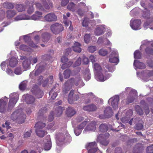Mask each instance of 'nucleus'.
Wrapping results in <instances>:
<instances>
[{
    "instance_id": "obj_1",
    "label": "nucleus",
    "mask_w": 153,
    "mask_h": 153,
    "mask_svg": "<svg viewBox=\"0 0 153 153\" xmlns=\"http://www.w3.org/2000/svg\"><path fill=\"white\" fill-rule=\"evenodd\" d=\"M10 98L9 100L8 105V109L11 110L14 108L16 102L19 99V96L17 93H14L10 94Z\"/></svg>"
},
{
    "instance_id": "obj_2",
    "label": "nucleus",
    "mask_w": 153,
    "mask_h": 153,
    "mask_svg": "<svg viewBox=\"0 0 153 153\" xmlns=\"http://www.w3.org/2000/svg\"><path fill=\"white\" fill-rule=\"evenodd\" d=\"M75 79L74 78H71L68 79L64 84L62 89V93L63 94L67 93L70 89V85H73L74 83L76 86L78 85V83L75 82Z\"/></svg>"
},
{
    "instance_id": "obj_3",
    "label": "nucleus",
    "mask_w": 153,
    "mask_h": 153,
    "mask_svg": "<svg viewBox=\"0 0 153 153\" xmlns=\"http://www.w3.org/2000/svg\"><path fill=\"white\" fill-rule=\"evenodd\" d=\"M145 11L143 12V16L147 20L146 22H145L143 27H144L147 28L151 23L153 22V17H150V11L146 9Z\"/></svg>"
},
{
    "instance_id": "obj_4",
    "label": "nucleus",
    "mask_w": 153,
    "mask_h": 153,
    "mask_svg": "<svg viewBox=\"0 0 153 153\" xmlns=\"http://www.w3.org/2000/svg\"><path fill=\"white\" fill-rule=\"evenodd\" d=\"M31 91L36 98L42 97L43 95V91H41L38 86L35 84L33 85Z\"/></svg>"
},
{
    "instance_id": "obj_5",
    "label": "nucleus",
    "mask_w": 153,
    "mask_h": 153,
    "mask_svg": "<svg viewBox=\"0 0 153 153\" xmlns=\"http://www.w3.org/2000/svg\"><path fill=\"white\" fill-rule=\"evenodd\" d=\"M64 27L62 25L58 23H55L51 26V31L55 34H58L63 30Z\"/></svg>"
},
{
    "instance_id": "obj_6",
    "label": "nucleus",
    "mask_w": 153,
    "mask_h": 153,
    "mask_svg": "<svg viewBox=\"0 0 153 153\" xmlns=\"http://www.w3.org/2000/svg\"><path fill=\"white\" fill-rule=\"evenodd\" d=\"M109 61L111 63L117 64L119 62L118 53L117 51H113L110 55Z\"/></svg>"
},
{
    "instance_id": "obj_7",
    "label": "nucleus",
    "mask_w": 153,
    "mask_h": 153,
    "mask_svg": "<svg viewBox=\"0 0 153 153\" xmlns=\"http://www.w3.org/2000/svg\"><path fill=\"white\" fill-rule=\"evenodd\" d=\"M119 101V97L118 95H116L113 97L110 98L108 102H111V105L114 110L117 109L118 107V102Z\"/></svg>"
},
{
    "instance_id": "obj_8",
    "label": "nucleus",
    "mask_w": 153,
    "mask_h": 153,
    "mask_svg": "<svg viewBox=\"0 0 153 153\" xmlns=\"http://www.w3.org/2000/svg\"><path fill=\"white\" fill-rule=\"evenodd\" d=\"M45 21L53 22L57 20V16L54 13H48L43 17Z\"/></svg>"
},
{
    "instance_id": "obj_9",
    "label": "nucleus",
    "mask_w": 153,
    "mask_h": 153,
    "mask_svg": "<svg viewBox=\"0 0 153 153\" xmlns=\"http://www.w3.org/2000/svg\"><path fill=\"white\" fill-rule=\"evenodd\" d=\"M141 24V21L140 19H135L133 21L130 22V26L133 30H138L140 28V26Z\"/></svg>"
},
{
    "instance_id": "obj_10",
    "label": "nucleus",
    "mask_w": 153,
    "mask_h": 153,
    "mask_svg": "<svg viewBox=\"0 0 153 153\" xmlns=\"http://www.w3.org/2000/svg\"><path fill=\"white\" fill-rule=\"evenodd\" d=\"M74 94V90H71L68 97V101L70 104H73L74 100H79V95H75L74 97L73 96Z\"/></svg>"
},
{
    "instance_id": "obj_11",
    "label": "nucleus",
    "mask_w": 153,
    "mask_h": 153,
    "mask_svg": "<svg viewBox=\"0 0 153 153\" xmlns=\"http://www.w3.org/2000/svg\"><path fill=\"white\" fill-rule=\"evenodd\" d=\"M25 101L27 104H33L36 100V99L33 95L30 94H26L25 95Z\"/></svg>"
},
{
    "instance_id": "obj_12",
    "label": "nucleus",
    "mask_w": 153,
    "mask_h": 153,
    "mask_svg": "<svg viewBox=\"0 0 153 153\" xmlns=\"http://www.w3.org/2000/svg\"><path fill=\"white\" fill-rule=\"evenodd\" d=\"M83 109L85 111L92 112L95 111L97 109V107L95 105L91 104L88 105L84 106L83 107Z\"/></svg>"
},
{
    "instance_id": "obj_13",
    "label": "nucleus",
    "mask_w": 153,
    "mask_h": 153,
    "mask_svg": "<svg viewBox=\"0 0 153 153\" xmlns=\"http://www.w3.org/2000/svg\"><path fill=\"white\" fill-rule=\"evenodd\" d=\"M143 149V146L141 144H137L134 147L133 153H141Z\"/></svg>"
},
{
    "instance_id": "obj_14",
    "label": "nucleus",
    "mask_w": 153,
    "mask_h": 153,
    "mask_svg": "<svg viewBox=\"0 0 153 153\" xmlns=\"http://www.w3.org/2000/svg\"><path fill=\"white\" fill-rule=\"evenodd\" d=\"M109 134L108 133H105V134H100L99 136V138L100 137H102L105 139L103 140H101V143L104 146L107 145L109 143L108 141L106 140V138H108L109 137Z\"/></svg>"
},
{
    "instance_id": "obj_15",
    "label": "nucleus",
    "mask_w": 153,
    "mask_h": 153,
    "mask_svg": "<svg viewBox=\"0 0 153 153\" xmlns=\"http://www.w3.org/2000/svg\"><path fill=\"white\" fill-rule=\"evenodd\" d=\"M134 66L136 67V68L140 69H143L146 67V65L144 63L140 62L138 60H135L134 62Z\"/></svg>"
},
{
    "instance_id": "obj_16",
    "label": "nucleus",
    "mask_w": 153,
    "mask_h": 153,
    "mask_svg": "<svg viewBox=\"0 0 153 153\" xmlns=\"http://www.w3.org/2000/svg\"><path fill=\"white\" fill-rule=\"evenodd\" d=\"M76 113L75 110L72 107H68L66 111V114L67 116L69 117H71L73 116Z\"/></svg>"
},
{
    "instance_id": "obj_17",
    "label": "nucleus",
    "mask_w": 153,
    "mask_h": 153,
    "mask_svg": "<svg viewBox=\"0 0 153 153\" xmlns=\"http://www.w3.org/2000/svg\"><path fill=\"white\" fill-rule=\"evenodd\" d=\"M96 122L94 121H91L86 126L85 129L87 131H94L96 129Z\"/></svg>"
},
{
    "instance_id": "obj_18",
    "label": "nucleus",
    "mask_w": 153,
    "mask_h": 153,
    "mask_svg": "<svg viewBox=\"0 0 153 153\" xmlns=\"http://www.w3.org/2000/svg\"><path fill=\"white\" fill-rule=\"evenodd\" d=\"M51 37V34L48 32H45L42 34L41 39L43 42H46L48 41Z\"/></svg>"
},
{
    "instance_id": "obj_19",
    "label": "nucleus",
    "mask_w": 153,
    "mask_h": 153,
    "mask_svg": "<svg viewBox=\"0 0 153 153\" xmlns=\"http://www.w3.org/2000/svg\"><path fill=\"white\" fill-rule=\"evenodd\" d=\"M30 60L29 59V57L27 59L23 61L22 63V65L23 68L25 70H26L29 69L30 67Z\"/></svg>"
},
{
    "instance_id": "obj_20",
    "label": "nucleus",
    "mask_w": 153,
    "mask_h": 153,
    "mask_svg": "<svg viewBox=\"0 0 153 153\" xmlns=\"http://www.w3.org/2000/svg\"><path fill=\"white\" fill-rule=\"evenodd\" d=\"M18 61L15 57L11 58L9 61V65L11 67H14L17 65Z\"/></svg>"
},
{
    "instance_id": "obj_21",
    "label": "nucleus",
    "mask_w": 153,
    "mask_h": 153,
    "mask_svg": "<svg viewBox=\"0 0 153 153\" xmlns=\"http://www.w3.org/2000/svg\"><path fill=\"white\" fill-rule=\"evenodd\" d=\"M43 13L42 12L36 11L34 14L31 16V18L33 20H37L40 19L42 17Z\"/></svg>"
},
{
    "instance_id": "obj_22",
    "label": "nucleus",
    "mask_w": 153,
    "mask_h": 153,
    "mask_svg": "<svg viewBox=\"0 0 153 153\" xmlns=\"http://www.w3.org/2000/svg\"><path fill=\"white\" fill-rule=\"evenodd\" d=\"M7 102L4 101L3 99L0 100V112L3 113L5 110V107Z\"/></svg>"
},
{
    "instance_id": "obj_23",
    "label": "nucleus",
    "mask_w": 153,
    "mask_h": 153,
    "mask_svg": "<svg viewBox=\"0 0 153 153\" xmlns=\"http://www.w3.org/2000/svg\"><path fill=\"white\" fill-rule=\"evenodd\" d=\"M104 114L106 117H110L112 115L113 112L112 110L110 107H108L105 108L104 111Z\"/></svg>"
},
{
    "instance_id": "obj_24",
    "label": "nucleus",
    "mask_w": 153,
    "mask_h": 153,
    "mask_svg": "<svg viewBox=\"0 0 153 153\" xmlns=\"http://www.w3.org/2000/svg\"><path fill=\"white\" fill-rule=\"evenodd\" d=\"M43 6L44 8L46 9H49L50 7H52L53 3L52 1H50V0H46L44 1V2H43Z\"/></svg>"
},
{
    "instance_id": "obj_25",
    "label": "nucleus",
    "mask_w": 153,
    "mask_h": 153,
    "mask_svg": "<svg viewBox=\"0 0 153 153\" xmlns=\"http://www.w3.org/2000/svg\"><path fill=\"white\" fill-rule=\"evenodd\" d=\"M64 110V108L62 107L61 106H59L57 107L55 109V113L56 116L59 117L62 115Z\"/></svg>"
},
{
    "instance_id": "obj_26",
    "label": "nucleus",
    "mask_w": 153,
    "mask_h": 153,
    "mask_svg": "<svg viewBox=\"0 0 153 153\" xmlns=\"http://www.w3.org/2000/svg\"><path fill=\"white\" fill-rule=\"evenodd\" d=\"M53 76L52 75H51V76H49V78H47L46 79L43 80L42 81V85L43 87H45L47 86L48 82L50 83H52L53 81Z\"/></svg>"
},
{
    "instance_id": "obj_27",
    "label": "nucleus",
    "mask_w": 153,
    "mask_h": 153,
    "mask_svg": "<svg viewBox=\"0 0 153 153\" xmlns=\"http://www.w3.org/2000/svg\"><path fill=\"white\" fill-rule=\"evenodd\" d=\"M80 45L78 42H75L74 45L72 47L73 50L76 52L80 53L81 51V49L80 48Z\"/></svg>"
},
{
    "instance_id": "obj_28",
    "label": "nucleus",
    "mask_w": 153,
    "mask_h": 153,
    "mask_svg": "<svg viewBox=\"0 0 153 153\" xmlns=\"http://www.w3.org/2000/svg\"><path fill=\"white\" fill-rule=\"evenodd\" d=\"M97 143L95 142H89V143H87L85 146V148L88 151H89L90 149L93 148L94 147H97Z\"/></svg>"
},
{
    "instance_id": "obj_29",
    "label": "nucleus",
    "mask_w": 153,
    "mask_h": 153,
    "mask_svg": "<svg viewBox=\"0 0 153 153\" xmlns=\"http://www.w3.org/2000/svg\"><path fill=\"white\" fill-rule=\"evenodd\" d=\"M45 123L39 121L36 124L35 128H36V130L41 129L45 127Z\"/></svg>"
},
{
    "instance_id": "obj_30",
    "label": "nucleus",
    "mask_w": 153,
    "mask_h": 153,
    "mask_svg": "<svg viewBox=\"0 0 153 153\" xmlns=\"http://www.w3.org/2000/svg\"><path fill=\"white\" fill-rule=\"evenodd\" d=\"M94 68L95 72L97 74V76H98L99 74L100 73V72L101 71L102 68L101 66L98 64H94Z\"/></svg>"
},
{
    "instance_id": "obj_31",
    "label": "nucleus",
    "mask_w": 153,
    "mask_h": 153,
    "mask_svg": "<svg viewBox=\"0 0 153 153\" xmlns=\"http://www.w3.org/2000/svg\"><path fill=\"white\" fill-rule=\"evenodd\" d=\"M16 8L19 12L25 11L26 7L23 4H17L16 6Z\"/></svg>"
},
{
    "instance_id": "obj_32",
    "label": "nucleus",
    "mask_w": 153,
    "mask_h": 153,
    "mask_svg": "<svg viewBox=\"0 0 153 153\" xmlns=\"http://www.w3.org/2000/svg\"><path fill=\"white\" fill-rule=\"evenodd\" d=\"M99 129L100 131L102 132H105L108 130V126L104 123L101 124L99 127Z\"/></svg>"
},
{
    "instance_id": "obj_33",
    "label": "nucleus",
    "mask_w": 153,
    "mask_h": 153,
    "mask_svg": "<svg viewBox=\"0 0 153 153\" xmlns=\"http://www.w3.org/2000/svg\"><path fill=\"white\" fill-rule=\"evenodd\" d=\"M3 6L4 8L7 9H13L14 7L13 4L9 2H5L3 4Z\"/></svg>"
},
{
    "instance_id": "obj_34",
    "label": "nucleus",
    "mask_w": 153,
    "mask_h": 153,
    "mask_svg": "<svg viewBox=\"0 0 153 153\" xmlns=\"http://www.w3.org/2000/svg\"><path fill=\"white\" fill-rule=\"evenodd\" d=\"M7 17V18H11L13 17L16 14L15 10H7L6 12Z\"/></svg>"
},
{
    "instance_id": "obj_35",
    "label": "nucleus",
    "mask_w": 153,
    "mask_h": 153,
    "mask_svg": "<svg viewBox=\"0 0 153 153\" xmlns=\"http://www.w3.org/2000/svg\"><path fill=\"white\" fill-rule=\"evenodd\" d=\"M131 92H130L129 93V96L127 97V98L126 99V104H129L132 102L135 99L134 96H133V95H131Z\"/></svg>"
},
{
    "instance_id": "obj_36",
    "label": "nucleus",
    "mask_w": 153,
    "mask_h": 153,
    "mask_svg": "<svg viewBox=\"0 0 153 153\" xmlns=\"http://www.w3.org/2000/svg\"><path fill=\"white\" fill-rule=\"evenodd\" d=\"M27 85V81H24L19 84V89L21 90H24L26 89Z\"/></svg>"
},
{
    "instance_id": "obj_37",
    "label": "nucleus",
    "mask_w": 153,
    "mask_h": 153,
    "mask_svg": "<svg viewBox=\"0 0 153 153\" xmlns=\"http://www.w3.org/2000/svg\"><path fill=\"white\" fill-rule=\"evenodd\" d=\"M135 108L138 114L140 115H143L144 112L141 108L140 105H135Z\"/></svg>"
},
{
    "instance_id": "obj_38",
    "label": "nucleus",
    "mask_w": 153,
    "mask_h": 153,
    "mask_svg": "<svg viewBox=\"0 0 153 153\" xmlns=\"http://www.w3.org/2000/svg\"><path fill=\"white\" fill-rule=\"evenodd\" d=\"M55 88L54 87L53 89H51L49 92V95L50 96L51 95V98L53 100L55 99L58 95L57 92H53Z\"/></svg>"
},
{
    "instance_id": "obj_39",
    "label": "nucleus",
    "mask_w": 153,
    "mask_h": 153,
    "mask_svg": "<svg viewBox=\"0 0 153 153\" xmlns=\"http://www.w3.org/2000/svg\"><path fill=\"white\" fill-rule=\"evenodd\" d=\"M141 53L139 50H137L134 52V55L135 59H140L141 57Z\"/></svg>"
},
{
    "instance_id": "obj_40",
    "label": "nucleus",
    "mask_w": 153,
    "mask_h": 153,
    "mask_svg": "<svg viewBox=\"0 0 153 153\" xmlns=\"http://www.w3.org/2000/svg\"><path fill=\"white\" fill-rule=\"evenodd\" d=\"M36 131L37 135L40 137H44L46 132L45 131L41 130L40 129L36 130Z\"/></svg>"
},
{
    "instance_id": "obj_41",
    "label": "nucleus",
    "mask_w": 153,
    "mask_h": 153,
    "mask_svg": "<svg viewBox=\"0 0 153 153\" xmlns=\"http://www.w3.org/2000/svg\"><path fill=\"white\" fill-rule=\"evenodd\" d=\"M104 33V31L100 27H97L95 30L94 32L96 36H100Z\"/></svg>"
},
{
    "instance_id": "obj_42",
    "label": "nucleus",
    "mask_w": 153,
    "mask_h": 153,
    "mask_svg": "<svg viewBox=\"0 0 153 153\" xmlns=\"http://www.w3.org/2000/svg\"><path fill=\"white\" fill-rule=\"evenodd\" d=\"M84 78L86 81H88L91 79V74L89 70H86Z\"/></svg>"
},
{
    "instance_id": "obj_43",
    "label": "nucleus",
    "mask_w": 153,
    "mask_h": 153,
    "mask_svg": "<svg viewBox=\"0 0 153 153\" xmlns=\"http://www.w3.org/2000/svg\"><path fill=\"white\" fill-rule=\"evenodd\" d=\"M51 147V141L48 140L47 142L45 143L44 146V149L45 150H49L50 149Z\"/></svg>"
},
{
    "instance_id": "obj_44",
    "label": "nucleus",
    "mask_w": 153,
    "mask_h": 153,
    "mask_svg": "<svg viewBox=\"0 0 153 153\" xmlns=\"http://www.w3.org/2000/svg\"><path fill=\"white\" fill-rule=\"evenodd\" d=\"M72 63L73 62H71V61H70L68 63H65L64 64H63L62 65L61 68L62 69H64L65 68H68V67H69L71 66V65H72Z\"/></svg>"
},
{
    "instance_id": "obj_45",
    "label": "nucleus",
    "mask_w": 153,
    "mask_h": 153,
    "mask_svg": "<svg viewBox=\"0 0 153 153\" xmlns=\"http://www.w3.org/2000/svg\"><path fill=\"white\" fill-rule=\"evenodd\" d=\"M98 78L101 81H104L107 79V77L106 76H104L102 73L100 72L98 74Z\"/></svg>"
},
{
    "instance_id": "obj_46",
    "label": "nucleus",
    "mask_w": 153,
    "mask_h": 153,
    "mask_svg": "<svg viewBox=\"0 0 153 153\" xmlns=\"http://www.w3.org/2000/svg\"><path fill=\"white\" fill-rule=\"evenodd\" d=\"M98 148L97 145L96 147H94L91 149H90L88 151V153H101L100 152L98 151Z\"/></svg>"
},
{
    "instance_id": "obj_47",
    "label": "nucleus",
    "mask_w": 153,
    "mask_h": 153,
    "mask_svg": "<svg viewBox=\"0 0 153 153\" xmlns=\"http://www.w3.org/2000/svg\"><path fill=\"white\" fill-rule=\"evenodd\" d=\"M71 71L70 69H66L64 72V77L65 79H68L70 76Z\"/></svg>"
},
{
    "instance_id": "obj_48",
    "label": "nucleus",
    "mask_w": 153,
    "mask_h": 153,
    "mask_svg": "<svg viewBox=\"0 0 153 153\" xmlns=\"http://www.w3.org/2000/svg\"><path fill=\"white\" fill-rule=\"evenodd\" d=\"M145 51L147 54L153 55V49L151 47H146L145 49Z\"/></svg>"
},
{
    "instance_id": "obj_49",
    "label": "nucleus",
    "mask_w": 153,
    "mask_h": 153,
    "mask_svg": "<svg viewBox=\"0 0 153 153\" xmlns=\"http://www.w3.org/2000/svg\"><path fill=\"white\" fill-rule=\"evenodd\" d=\"M75 5L73 2H71L69 3L67 6L68 9L73 12L74 11Z\"/></svg>"
},
{
    "instance_id": "obj_50",
    "label": "nucleus",
    "mask_w": 153,
    "mask_h": 153,
    "mask_svg": "<svg viewBox=\"0 0 153 153\" xmlns=\"http://www.w3.org/2000/svg\"><path fill=\"white\" fill-rule=\"evenodd\" d=\"M29 59L30 60V63H31L32 64L36 63L38 61V59L37 57H33L32 56L29 57Z\"/></svg>"
},
{
    "instance_id": "obj_51",
    "label": "nucleus",
    "mask_w": 153,
    "mask_h": 153,
    "mask_svg": "<svg viewBox=\"0 0 153 153\" xmlns=\"http://www.w3.org/2000/svg\"><path fill=\"white\" fill-rule=\"evenodd\" d=\"M105 67L108 69L109 72H113L115 70V67L114 66L111 65H107L105 66Z\"/></svg>"
},
{
    "instance_id": "obj_52",
    "label": "nucleus",
    "mask_w": 153,
    "mask_h": 153,
    "mask_svg": "<svg viewBox=\"0 0 153 153\" xmlns=\"http://www.w3.org/2000/svg\"><path fill=\"white\" fill-rule=\"evenodd\" d=\"M35 4L36 5V7L37 9H40V10H44V7L43 3L42 4H41L40 3V2H36V3H35Z\"/></svg>"
},
{
    "instance_id": "obj_53",
    "label": "nucleus",
    "mask_w": 153,
    "mask_h": 153,
    "mask_svg": "<svg viewBox=\"0 0 153 153\" xmlns=\"http://www.w3.org/2000/svg\"><path fill=\"white\" fill-rule=\"evenodd\" d=\"M146 153H153V145H151L148 146L146 149Z\"/></svg>"
},
{
    "instance_id": "obj_54",
    "label": "nucleus",
    "mask_w": 153,
    "mask_h": 153,
    "mask_svg": "<svg viewBox=\"0 0 153 153\" xmlns=\"http://www.w3.org/2000/svg\"><path fill=\"white\" fill-rule=\"evenodd\" d=\"M51 58L52 57L50 54H44L42 56V59L45 61H49V60H50Z\"/></svg>"
},
{
    "instance_id": "obj_55",
    "label": "nucleus",
    "mask_w": 153,
    "mask_h": 153,
    "mask_svg": "<svg viewBox=\"0 0 153 153\" xmlns=\"http://www.w3.org/2000/svg\"><path fill=\"white\" fill-rule=\"evenodd\" d=\"M47 110V109L46 107H43L42 108L40 109L38 113V116H41L44 113H45Z\"/></svg>"
},
{
    "instance_id": "obj_56",
    "label": "nucleus",
    "mask_w": 153,
    "mask_h": 153,
    "mask_svg": "<svg viewBox=\"0 0 153 153\" xmlns=\"http://www.w3.org/2000/svg\"><path fill=\"white\" fill-rule=\"evenodd\" d=\"M22 72L21 68L20 67H17L15 69L14 71V73L17 75L20 74Z\"/></svg>"
},
{
    "instance_id": "obj_57",
    "label": "nucleus",
    "mask_w": 153,
    "mask_h": 153,
    "mask_svg": "<svg viewBox=\"0 0 153 153\" xmlns=\"http://www.w3.org/2000/svg\"><path fill=\"white\" fill-rule=\"evenodd\" d=\"M44 70V67H41V66H40L38 69L34 71L35 72V76L39 74L40 73L42 72V70Z\"/></svg>"
},
{
    "instance_id": "obj_58",
    "label": "nucleus",
    "mask_w": 153,
    "mask_h": 153,
    "mask_svg": "<svg viewBox=\"0 0 153 153\" xmlns=\"http://www.w3.org/2000/svg\"><path fill=\"white\" fill-rule=\"evenodd\" d=\"M63 17L64 20L63 22L66 26L68 27L69 26V24H71V21H69L66 20L67 17L65 15H63Z\"/></svg>"
},
{
    "instance_id": "obj_59",
    "label": "nucleus",
    "mask_w": 153,
    "mask_h": 153,
    "mask_svg": "<svg viewBox=\"0 0 153 153\" xmlns=\"http://www.w3.org/2000/svg\"><path fill=\"white\" fill-rule=\"evenodd\" d=\"M34 8L33 6V5H32L28 7L27 12L28 14H31L34 11Z\"/></svg>"
},
{
    "instance_id": "obj_60",
    "label": "nucleus",
    "mask_w": 153,
    "mask_h": 153,
    "mask_svg": "<svg viewBox=\"0 0 153 153\" xmlns=\"http://www.w3.org/2000/svg\"><path fill=\"white\" fill-rule=\"evenodd\" d=\"M143 126L141 123H138L135 125V128L137 130L142 129L143 128Z\"/></svg>"
},
{
    "instance_id": "obj_61",
    "label": "nucleus",
    "mask_w": 153,
    "mask_h": 153,
    "mask_svg": "<svg viewBox=\"0 0 153 153\" xmlns=\"http://www.w3.org/2000/svg\"><path fill=\"white\" fill-rule=\"evenodd\" d=\"M19 48L20 50L24 51H28L29 49L28 46L27 45L22 44L20 45Z\"/></svg>"
},
{
    "instance_id": "obj_62",
    "label": "nucleus",
    "mask_w": 153,
    "mask_h": 153,
    "mask_svg": "<svg viewBox=\"0 0 153 153\" xmlns=\"http://www.w3.org/2000/svg\"><path fill=\"white\" fill-rule=\"evenodd\" d=\"M108 52L107 50H105V49H100L99 51V53L100 55L102 56H105L107 55Z\"/></svg>"
},
{
    "instance_id": "obj_63",
    "label": "nucleus",
    "mask_w": 153,
    "mask_h": 153,
    "mask_svg": "<svg viewBox=\"0 0 153 153\" xmlns=\"http://www.w3.org/2000/svg\"><path fill=\"white\" fill-rule=\"evenodd\" d=\"M88 50L90 52L93 53L97 50L96 47L95 46H90L88 48Z\"/></svg>"
},
{
    "instance_id": "obj_64",
    "label": "nucleus",
    "mask_w": 153,
    "mask_h": 153,
    "mask_svg": "<svg viewBox=\"0 0 153 153\" xmlns=\"http://www.w3.org/2000/svg\"><path fill=\"white\" fill-rule=\"evenodd\" d=\"M90 36L89 34H86L84 36V40L86 43H88L90 40Z\"/></svg>"
}]
</instances>
